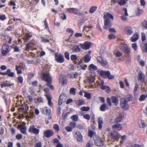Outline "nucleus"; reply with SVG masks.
Here are the masks:
<instances>
[{"instance_id": "nucleus-51", "label": "nucleus", "mask_w": 147, "mask_h": 147, "mask_svg": "<svg viewBox=\"0 0 147 147\" xmlns=\"http://www.w3.org/2000/svg\"><path fill=\"white\" fill-rule=\"evenodd\" d=\"M131 47L134 51H136L137 50L138 47L136 43H133L131 45Z\"/></svg>"}, {"instance_id": "nucleus-58", "label": "nucleus", "mask_w": 147, "mask_h": 147, "mask_svg": "<svg viewBox=\"0 0 147 147\" xmlns=\"http://www.w3.org/2000/svg\"><path fill=\"white\" fill-rule=\"evenodd\" d=\"M65 129L68 132H69L72 131V128L70 126H67L65 127Z\"/></svg>"}, {"instance_id": "nucleus-56", "label": "nucleus", "mask_w": 147, "mask_h": 147, "mask_svg": "<svg viewBox=\"0 0 147 147\" xmlns=\"http://www.w3.org/2000/svg\"><path fill=\"white\" fill-rule=\"evenodd\" d=\"M76 122H72L69 124V125L72 127V129L75 128L76 126Z\"/></svg>"}, {"instance_id": "nucleus-5", "label": "nucleus", "mask_w": 147, "mask_h": 147, "mask_svg": "<svg viewBox=\"0 0 147 147\" xmlns=\"http://www.w3.org/2000/svg\"><path fill=\"white\" fill-rule=\"evenodd\" d=\"M9 51V47L8 45L4 44L2 46L1 53L3 55H6Z\"/></svg>"}, {"instance_id": "nucleus-41", "label": "nucleus", "mask_w": 147, "mask_h": 147, "mask_svg": "<svg viewBox=\"0 0 147 147\" xmlns=\"http://www.w3.org/2000/svg\"><path fill=\"white\" fill-rule=\"evenodd\" d=\"M34 100L36 103L43 102V99L41 97H39L36 98H35L34 99Z\"/></svg>"}, {"instance_id": "nucleus-34", "label": "nucleus", "mask_w": 147, "mask_h": 147, "mask_svg": "<svg viewBox=\"0 0 147 147\" xmlns=\"http://www.w3.org/2000/svg\"><path fill=\"white\" fill-rule=\"evenodd\" d=\"M11 70L8 69L7 70V75L9 77H13L14 76V74L13 72H11Z\"/></svg>"}, {"instance_id": "nucleus-16", "label": "nucleus", "mask_w": 147, "mask_h": 147, "mask_svg": "<svg viewBox=\"0 0 147 147\" xmlns=\"http://www.w3.org/2000/svg\"><path fill=\"white\" fill-rule=\"evenodd\" d=\"M76 137L78 141L81 142H83V136L80 132L79 131H76Z\"/></svg>"}, {"instance_id": "nucleus-9", "label": "nucleus", "mask_w": 147, "mask_h": 147, "mask_svg": "<svg viewBox=\"0 0 147 147\" xmlns=\"http://www.w3.org/2000/svg\"><path fill=\"white\" fill-rule=\"evenodd\" d=\"M120 49L126 53H128L130 52V49L125 44H122L119 46Z\"/></svg>"}, {"instance_id": "nucleus-17", "label": "nucleus", "mask_w": 147, "mask_h": 147, "mask_svg": "<svg viewBox=\"0 0 147 147\" xmlns=\"http://www.w3.org/2000/svg\"><path fill=\"white\" fill-rule=\"evenodd\" d=\"M53 134V132L52 130L49 129L45 131L44 133V136L47 138H49Z\"/></svg>"}, {"instance_id": "nucleus-19", "label": "nucleus", "mask_w": 147, "mask_h": 147, "mask_svg": "<svg viewBox=\"0 0 147 147\" xmlns=\"http://www.w3.org/2000/svg\"><path fill=\"white\" fill-rule=\"evenodd\" d=\"M13 85V83H11L10 81L6 80L1 84V88H3L6 86H12Z\"/></svg>"}, {"instance_id": "nucleus-27", "label": "nucleus", "mask_w": 147, "mask_h": 147, "mask_svg": "<svg viewBox=\"0 0 147 147\" xmlns=\"http://www.w3.org/2000/svg\"><path fill=\"white\" fill-rule=\"evenodd\" d=\"M72 50L74 52H78L81 51L79 46L78 45H75L72 47Z\"/></svg>"}, {"instance_id": "nucleus-48", "label": "nucleus", "mask_w": 147, "mask_h": 147, "mask_svg": "<svg viewBox=\"0 0 147 147\" xmlns=\"http://www.w3.org/2000/svg\"><path fill=\"white\" fill-rule=\"evenodd\" d=\"M18 82L20 84L23 82V78L21 76H19L17 78Z\"/></svg>"}, {"instance_id": "nucleus-62", "label": "nucleus", "mask_w": 147, "mask_h": 147, "mask_svg": "<svg viewBox=\"0 0 147 147\" xmlns=\"http://www.w3.org/2000/svg\"><path fill=\"white\" fill-rule=\"evenodd\" d=\"M77 59V57L76 55H72L71 56V59L72 61L76 60Z\"/></svg>"}, {"instance_id": "nucleus-23", "label": "nucleus", "mask_w": 147, "mask_h": 147, "mask_svg": "<svg viewBox=\"0 0 147 147\" xmlns=\"http://www.w3.org/2000/svg\"><path fill=\"white\" fill-rule=\"evenodd\" d=\"M98 129L101 130L102 128V124L103 123L102 119L101 117H99L98 118Z\"/></svg>"}, {"instance_id": "nucleus-28", "label": "nucleus", "mask_w": 147, "mask_h": 147, "mask_svg": "<svg viewBox=\"0 0 147 147\" xmlns=\"http://www.w3.org/2000/svg\"><path fill=\"white\" fill-rule=\"evenodd\" d=\"M46 96L48 100V105L49 106H51L52 105V102L51 101L52 99L51 96L49 94H46Z\"/></svg>"}, {"instance_id": "nucleus-12", "label": "nucleus", "mask_w": 147, "mask_h": 147, "mask_svg": "<svg viewBox=\"0 0 147 147\" xmlns=\"http://www.w3.org/2000/svg\"><path fill=\"white\" fill-rule=\"evenodd\" d=\"M94 142L95 144L99 147H102L103 145V142L102 139L98 137H97L96 139H95Z\"/></svg>"}, {"instance_id": "nucleus-38", "label": "nucleus", "mask_w": 147, "mask_h": 147, "mask_svg": "<svg viewBox=\"0 0 147 147\" xmlns=\"http://www.w3.org/2000/svg\"><path fill=\"white\" fill-rule=\"evenodd\" d=\"M139 80L141 82H143L144 81V76L142 73H140L138 74Z\"/></svg>"}, {"instance_id": "nucleus-53", "label": "nucleus", "mask_w": 147, "mask_h": 147, "mask_svg": "<svg viewBox=\"0 0 147 147\" xmlns=\"http://www.w3.org/2000/svg\"><path fill=\"white\" fill-rule=\"evenodd\" d=\"M16 70L17 71V74H20L22 73V71L20 69H19V67L17 65H16Z\"/></svg>"}, {"instance_id": "nucleus-29", "label": "nucleus", "mask_w": 147, "mask_h": 147, "mask_svg": "<svg viewBox=\"0 0 147 147\" xmlns=\"http://www.w3.org/2000/svg\"><path fill=\"white\" fill-rule=\"evenodd\" d=\"M112 128L113 129L116 128L118 129L119 130H121L122 129L121 125L118 123L113 125L112 126Z\"/></svg>"}, {"instance_id": "nucleus-21", "label": "nucleus", "mask_w": 147, "mask_h": 147, "mask_svg": "<svg viewBox=\"0 0 147 147\" xmlns=\"http://www.w3.org/2000/svg\"><path fill=\"white\" fill-rule=\"evenodd\" d=\"M124 116V113H120L119 116L115 119V122L116 123H118L121 121L123 119Z\"/></svg>"}, {"instance_id": "nucleus-42", "label": "nucleus", "mask_w": 147, "mask_h": 147, "mask_svg": "<svg viewBox=\"0 0 147 147\" xmlns=\"http://www.w3.org/2000/svg\"><path fill=\"white\" fill-rule=\"evenodd\" d=\"M76 90V89L74 88H71L69 91L70 93L73 95H75Z\"/></svg>"}, {"instance_id": "nucleus-10", "label": "nucleus", "mask_w": 147, "mask_h": 147, "mask_svg": "<svg viewBox=\"0 0 147 147\" xmlns=\"http://www.w3.org/2000/svg\"><path fill=\"white\" fill-rule=\"evenodd\" d=\"M92 43L88 42H85L84 44H80V46L83 49H88L90 48Z\"/></svg>"}, {"instance_id": "nucleus-24", "label": "nucleus", "mask_w": 147, "mask_h": 147, "mask_svg": "<svg viewBox=\"0 0 147 147\" xmlns=\"http://www.w3.org/2000/svg\"><path fill=\"white\" fill-rule=\"evenodd\" d=\"M139 37V35L138 33H136L134 34L130 38V40L132 42H135L137 40Z\"/></svg>"}, {"instance_id": "nucleus-52", "label": "nucleus", "mask_w": 147, "mask_h": 147, "mask_svg": "<svg viewBox=\"0 0 147 147\" xmlns=\"http://www.w3.org/2000/svg\"><path fill=\"white\" fill-rule=\"evenodd\" d=\"M53 128L56 131H58L59 130V127L58 125L55 124L53 126Z\"/></svg>"}, {"instance_id": "nucleus-39", "label": "nucleus", "mask_w": 147, "mask_h": 147, "mask_svg": "<svg viewBox=\"0 0 147 147\" xmlns=\"http://www.w3.org/2000/svg\"><path fill=\"white\" fill-rule=\"evenodd\" d=\"M97 9V7L96 6H92L90 8L89 10V12L90 13H93L96 11Z\"/></svg>"}, {"instance_id": "nucleus-32", "label": "nucleus", "mask_w": 147, "mask_h": 147, "mask_svg": "<svg viewBox=\"0 0 147 147\" xmlns=\"http://www.w3.org/2000/svg\"><path fill=\"white\" fill-rule=\"evenodd\" d=\"M90 59L91 57L90 55H86L84 57V62L86 63H88L90 61Z\"/></svg>"}, {"instance_id": "nucleus-45", "label": "nucleus", "mask_w": 147, "mask_h": 147, "mask_svg": "<svg viewBox=\"0 0 147 147\" xmlns=\"http://www.w3.org/2000/svg\"><path fill=\"white\" fill-rule=\"evenodd\" d=\"M90 109V108L88 107H83L81 108V110L84 111H87Z\"/></svg>"}, {"instance_id": "nucleus-26", "label": "nucleus", "mask_w": 147, "mask_h": 147, "mask_svg": "<svg viewBox=\"0 0 147 147\" xmlns=\"http://www.w3.org/2000/svg\"><path fill=\"white\" fill-rule=\"evenodd\" d=\"M111 100L112 103H113L115 106L118 105L119 100L117 97L115 96H112Z\"/></svg>"}, {"instance_id": "nucleus-46", "label": "nucleus", "mask_w": 147, "mask_h": 147, "mask_svg": "<svg viewBox=\"0 0 147 147\" xmlns=\"http://www.w3.org/2000/svg\"><path fill=\"white\" fill-rule=\"evenodd\" d=\"M96 83H97V84H98L99 86H100V88H101L103 86L105 85L104 84V81L103 80H101L100 82H96Z\"/></svg>"}, {"instance_id": "nucleus-22", "label": "nucleus", "mask_w": 147, "mask_h": 147, "mask_svg": "<svg viewBox=\"0 0 147 147\" xmlns=\"http://www.w3.org/2000/svg\"><path fill=\"white\" fill-rule=\"evenodd\" d=\"M19 129H20V131L22 134H26V127L25 126L21 125L19 126Z\"/></svg>"}, {"instance_id": "nucleus-54", "label": "nucleus", "mask_w": 147, "mask_h": 147, "mask_svg": "<svg viewBox=\"0 0 147 147\" xmlns=\"http://www.w3.org/2000/svg\"><path fill=\"white\" fill-rule=\"evenodd\" d=\"M109 38L110 39H113L116 38L115 36L113 34H109L108 36Z\"/></svg>"}, {"instance_id": "nucleus-55", "label": "nucleus", "mask_w": 147, "mask_h": 147, "mask_svg": "<svg viewBox=\"0 0 147 147\" xmlns=\"http://www.w3.org/2000/svg\"><path fill=\"white\" fill-rule=\"evenodd\" d=\"M146 98V96L144 94H142L140 96V98L139 100L140 101H142L144 100Z\"/></svg>"}, {"instance_id": "nucleus-8", "label": "nucleus", "mask_w": 147, "mask_h": 147, "mask_svg": "<svg viewBox=\"0 0 147 147\" xmlns=\"http://www.w3.org/2000/svg\"><path fill=\"white\" fill-rule=\"evenodd\" d=\"M120 105L121 108L124 110H126L129 108V106L125 100L121 98V100Z\"/></svg>"}, {"instance_id": "nucleus-60", "label": "nucleus", "mask_w": 147, "mask_h": 147, "mask_svg": "<svg viewBox=\"0 0 147 147\" xmlns=\"http://www.w3.org/2000/svg\"><path fill=\"white\" fill-rule=\"evenodd\" d=\"M115 55L117 57H119L122 55V53L119 51H117L114 53Z\"/></svg>"}, {"instance_id": "nucleus-61", "label": "nucleus", "mask_w": 147, "mask_h": 147, "mask_svg": "<svg viewBox=\"0 0 147 147\" xmlns=\"http://www.w3.org/2000/svg\"><path fill=\"white\" fill-rule=\"evenodd\" d=\"M142 26L145 28L147 29V21H144L142 23Z\"/></svg>"}, {"instance_id": "nucleus-20", "label": "nucleus", "mask_w": 147, "mask_h": 147, "mask_svg": "<svg viewBox=\"0 0 147 147\" xmlns=\"http://www.w3.org/2000/svg\"><path fill=\"white\" fill-rule=\"evenodd\" d=\"M133 33L132 28L131 27H127L125 30V33L127 35H130Z\"/></svg>"}, {"instance_id": "nucleus-47", "label": "nucleus", "mask_w": 147, "mask_h": 147, "mask_svg": "<svg viewBox=\"0 0 147 147\" xmlns=\"http://www.w3.org/2000/svg\"><path fill=\"white\" fill-rule=\"evenodd\" d=\"M31 36L28 34H25L24 37V40L25 41L28 40L30 37Z\"/></svg>"}, {"instance_id": "nucleus-64", "label": "nucleus", "mask_w": 147, "mask_h": 147, "mask_svg": "<svg viewBox=\"0 0 147 147\" xmlns=\"http://www.w3.org/2000/svg\"><path fill=\"white\" fill-rule=\"evenodd\" d=\"M145 49H142V52L143 53H146L147 52V43L144 44Z\"/></svg>"}, {"instance_id": "nucleus-2", "label": "nucleus", "mask_w": 147, "mask_h": 147, "mask_svg": "<svg viewBox=\"0 0 147 147\" xmlns=\"http://www.w3.org/2000/svg\"><path fill=\"white\" fill-rule=\"evenodd\" d=\"M98 73L102 77L106 78L107 77L109 79L114 78V76L110 74V72L109 71H104L100 70L98 71Z\"/></svg>"}, {"instance_id": "nucleus-30", "label": "nucleus", "mask_w": 147, "mask_h": 147, "mask_svg": "<svg viewBox=\"0 0 147 147\" xmlns=\"http://www.w3.org/2000/svg\"><path fill=\"white\" fill-rule=\"evenodd\" d=\"M104 18L105 20L109 19V18H110L112 20H113V17L112 14L109 13H106L104 15Z\"/></svg>"}, {"instance_id": "nucleus-3", "label": "nucleus", "mask_w": 147, "mask_h": 147, "mask_svg": "<svg viewBox=\"0 0 147 147\" xmlns=\"http://www.w3.org/2000/svg\"><path fill=\"white\" fill-rule=\"evenodd\" d=\"M108 136L112 139H115L118 141L119 138L120 136L119 134L115 132L109 133L108 134Z\"/></svg>"}, {"instance_id": "nucleus-13", "label": "nucleus", "mask_w": 147, "mask_h": 147, "mask_svg": "<svg viewBox=\"0 0 147 147\" xmlns=\"http://www.w3.org/2000/svg\"><path fill=\"white\" fill-rule=\"evenodd\" d=\"M59 82L62 85L66 84L67 82L66 77L64 75H60L59 76Z\"/></svg>"}, {"instance_id": "nucleus-31", "label": "nucleus", "mask_w": 147, "mask_h": 147, "mask_svg": "<svg viewBox=\"0 0 147 147\" xmlns=\"http://www.w3.org/2000/svg\"><path fill=\"white\" fill-rule=\"evenodd\" d=\"M34 46V44L31 42L28 43L26 46V50L27 51H29V50L31 49V48L33 47Z\"/></svg>"}, {"instance_id": "nucleus-6", "label": "nucleus", "mask_w": 147, "mask_h": 147, "mask_svg": "<svg viewBox=\"0 0 147 147\" xmlns=\"http://www.w3.org/2000/svg\"><path fill=\"white\" fill-rule=\"evenodd\" d=\"M55 59L57 62L62 63L64 61L63 56L61 54L56 53L55 54Z\"/></svg>"}, {"instance_id": "nucleus-49", "label": "nucleus", "mask_w": 147, "mask_h": 147, "mask_svg": "<svg viewBox=\"0 0 147 147\" xmlns=\"http://www.w3.org/2000/svg\"><path fill=\"white\" fill-rule=\"evenodd\" d=\"M84 118L87 120H89L90 117V115L88 114H85L83 115Z\"/></svg>"}, {"instance_id": "nucleus-11", "label": "nucleus", "mask_w": 147, "mask_h": 147, "mask_svg": "<svg viewBox=\"0 0 147 147\" xmlns=\"http://www.w3.org/2000/svg\"><path fill=\"white\" fill-rule=\"evenodd\" d=\"M112 23L109 19H105L104 20V26L103 28L105 30H108L112 26Z\"/></svg>"}, {"instance_id": "nucleus-63", "label": "nucleus", "mask_w": 147, "mask_h": 147, "mask_svg": "<svg viewBox=\"0 0 147 147\" xmlns=\"http://www.w3.org/2000/svg\"><path fill=\"white\" fill-rule=\"evenodd\" d=\"M138 85L137 83H136L134 88V93L135 94H136L138 91Z\"/></svg>"}, {"instance_id": "nucleus-7", "label": "nucleus", "mask_w": 147, "mask_h": 147, "mask_svg": "<svg viewBox=\"0 0 147 147\" xmlns=\"http://www.w3.org/2000/svg\"><path fill=\"white\" fill-rule=\"evenodd\" d=\"M67 11L71 13H74L76 14L80 15V11L78 9L75 8H68L66 9Z\"/></svg>"}, {"instance_id": "nucleus-44", "label": "nucleus", "mask_w": 147, "mask_h": 147, "mask_svg": "<svg viewBox=\"0 0 147 147\" xmlns=\"http://www.w3.org/2000/svg\"><path fill=\"white\" fill-rule=\"evenodd\" d=\"M89 70H90L91 69L96 70L97 69V67L93 64H91L89 66Z\"/></svg>"}, {"instance_id": "nucleus-50", "label": "nucleus", "mask_w": 147, "mask_h": 147, "mask_svg": "<svg viewBox=\"0 0 147 147\" xmlns=\"http://www.w3.org/2000/svg\"><path fill=\"white\" fill-rule=\"evenodd\" d=\"M138 11L137 13V15L138 16L140 15L143 12V11L142 9H140V7L138 8Z\"/></svg>"}, {"instance_id": "nucleus-33", "label": "nucleus", "mask_w": 147, "mask_h": 147, "mask_svg": "<svg viewBox=\"0 0 147 147\" xmlns=\"http://www.w3.org/2000/svg\"><path fill=\"white\" fill-rule=\"evenodd\" d=\"M74 101L76 105H83L84 103V100H75Z\"/></svg>"}, {"instance_id": "nucleus-37", "label": "nucleus", "mask_w": 147, "mask_h": 147, "mask_svg": "<svg viewBox=\"0 0 147 147\" xmlns=\"http://www.w3.org/2000/svg\"><path fill=\"white\" fill-rule=\"evenodd\" d=\"M107 109V105L106 104H102L100 107V110L102 111H104Z\"/></svg>"}, {"instance_id": "nucleus-18", "label": "nucleus", "mask_w": 147, "mask_h": 147, "mask_svg": "<svg viewBox=\"0 0 147 147\" xmlns=\"http://www.w3.org/2000/svg\"><path fill=\"white\" fill-rule=\"evenodd\" d=\"M97 61L100 63H101L103 66H105L107 64V61L104 60L100 57L98 56L97 57Z\"/></svg>"}, {"instance_id": "nucleus-59", "label": "nucleus", "mask_w": 147, "mask_h": 147, "mask_svg": "<svg viewBox=\"0 0 147 147\" xmlns=\"http://www.w3.org/2000/svg\"><path fill=\"white\" fill-rule=\"evenodd\" d=\"M142 34V42L144 41L146 39V35L144 33L142 32L141 34Z\"/></svg>"}, {"instance_id": "nucleus-1", "label": "nucleus", "mask_w": 147, "mask_h": 147, "mask_svg": "<svg viewBox=\"0 0 147 147\" xmlns=\"http://www.w3.org/2000/svg\"><path fill=\"white\" fill-rule=\"evenodd\" d=\"M43 80L47 82V85L52 90L54 89V87L51 83V78L49 74V72L46 71L45 72L43 76Z\"/></svg>"}, {"instance_id": "nucleus-40", "label": "nucleus", "mask_w": 147, "mask_h": 147, "mask_svg": "<svg viewBox=\"0 0 147 147\" xmlns=\"http://www.w3.org/2000/svg\"><path fill=\"white\" fill-rule=\"evenodd\" d=\"M127 1V0H120L118 1V3L120 5H123L126 3Z\"/></svg>"}, {"instance_id": "nucleus-57", "label": "nucleus", "mask_w": 147, "mask_h": 147, "mask_svg": "<svg viewBox=\"0 0 147 147\" xmlns=\"http://www.w3.org/2000/svg\"><path fill=\"white\" fill-rule=\"evenodd\" d=\"M122 99H123L125 100L127 102L132 99V97L131 96H129L125 98H123Z\"/></svg>"}, {"instance_id": "nucleus-14", "label": "nucleus", "mask_w": 147, "mask_h": 147, "mask_svg": "<svg viewBox=\"0 0 147 147\" xmlns=\"http://www.w3.org/2000/svg\"><path fill=\"white\" fill-rule=\"evenodd\" d=\"M40 111L43 113L49 115L51 113V110L49 108L44 107L41 109Z\"/></svg>"}, {"instance_id": "nucleus-35", "label": "nucleus", "mask_w": 147, "mask_h": 147, "mask_svg": "<svg viewBox=\"0 0 147 147\" xmlns=\"http://www.w3.org/2000/svg\"><path fill=\"white\" fill-rule=\"evenodd\" d=\"M63 96V95H61L59 98L58 104L59 105H61L62 103L64 102Z\"/></svg>"}, {"instance_id": "nucleus-4", "label": "nucleus", "mask_w": 147, "mask_h": 147, "mask_svg": "<svg viewBox=\"0 0 147 147\" xmlns=\"http://www.w3.org/2000/svg\"><path fill=\"white\" fill-rule=\"evenodd\" d=\"M39 129L36 128L34 125L31 126L28 129L29 132L36 135L39 134Z\"/></svg>"}, {"instance_id": "nucleus-36", "label": "nucleus", "mask_w": 147, "mask_h": 147, "mask_svg": "<svg viewBox=\"0 0 147 147\" xmlns=\"http://www.w3.org/2000/svg\"><path fill=\"white\" fill-rule=\"evenodd\" d=\"M84 92V97L88 99H90L91 98V94L90 93L87 92Z\"/></svg>"}, {"instance_id": "nucleus-15", "label": "nucleus", "mask_w": 147, "mask_h": 147, "mask_svg": "<svg viewBox=\"0 0 147 147\" xmlns=\"http://www.w3.org/2000/svg\"><path fill=\"white\" fill-rule=\"evenodd\" d=\"M94 76H90L88 77L87 79L84 80V82L87 84H91L94 82L95 80Z\"/></svg>"}, {"instance_id": "nucleus-43", "label": "nucleus", "mask_w": 147, "mask_h": 147, "mask_svg": "<svg viewBox=\"0 0 147 147\" xmlns=\"http://www.w3.org/2000/svg\"><path fill=\"white\" fill-rule=\"evenodd\" d=\"M78 117L77 115H74L71 117V119L74 121H78Z\"/></svg>"}, {"instance_id": "nucleus-25", "label": "nucleus", "mask_w": 147, "mask_h": 147, "mask_svg": "<svg viewBox=\"0 0 147 147\" xmlns=\"http://www.w3.org/2000/svg\"><path fill=\"white\" fill-rule=\"evenodd\" d=\"M123 11L125 12L124 15H123L121 17L122 20H125L127 19V16H128V15L127 13V10L126 8H124L123 9Z\"/></svg>"}]
</instances>
